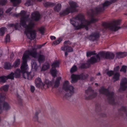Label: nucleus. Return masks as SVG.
<instances>
[{"label": "nucleus", "mask_w": 127, "mask_h": 127, "mask_svg": "<svg viewBox=\"0 0 127 127\" xmlns=\"http://www.w3.org/2000/svg\"><path fill=\"white\" fill-rule=\"evenodd\" d=\"M20 14L21 17L20 21V24L25 29V33L26 35L28 33L30 34L31 40L33 39L36 36V31L35 30H32V29L34 27L35 24L32 21H31L28 25H27L26 22L28 19V17L30 15L26 14V12L24 10L21 11Z\"/></svg>", "instance_id": "obj_1"}, {"label": "nucleus", "mask_w": 127, "mask_h": 127, "mask_svg": "<svg viewBox=\"0 0 127 127\" xmlns=\"http://www.w3.org/2000/svg\"><path fill=\"white\" fill-rule=\"evenodd\" d=\"M98 20L97 19L92 18L89 21L86 20L85 19L84 16L80 14L73 18L70 19V22L75 27V29L78 30L81 28H85L87 30H88V26L91 24L95 23Z\"/></svg>", "instance_id": "obj_2"}, {"label": "nucleus", "mask_w": 127, "mask_h": 127, "mask_svg": "<svg viewBox=\"0 0 127 127\" xmlns=\"http://www.w3.org/2000/svg\"><path fill=\"white\" fill-rule=\"evenodd\" d=\"M116 0H111L110 1H105L100 6L94 9H91L88 12V14L93 17L95 15L97 14L104 11L108 6L111 4L115 2Z\"/></svg>", "instance_id": "obj_3"}, {"label": "nucleus", "mask_w": 127, "mask_h": 127, "mask_svg": "<svg viewBox=\"0 0 127 127\" xmlns=\"http://www.w3.org/2000/svg\"><path fill=\"white\" fill-rule=\"evenodd\" d=\"M121 21L120 20L113 21L111 23L105 22L103 23L102 26L104 28L103 30L105 31L108 28L110 30L116 32L121 28V27L117 26L120 24Z\"/></svg>", "instance_id": "obj_4"}, {"label": "nucleus", "mask_w": 127, "mask_h": 127, "mask_svg": "<svg viewBox=\"0 0 127 127\" xmlns=\"http://www.w3.org/2000/svg\"><path fill=\"white\" fill-rule=\"evenodd\" d=\"M99 92L100 93L106 95L109 103L113 105L115 104L113 92L109 91L108 89H105L103 86L100 89Z\"/></svg>", "instance_id": "obj_5"}, {"label": "nucleus", "mask_w": 127, "mask_h": 127, "mask_svg": "<svg viewBox=\"0 0 127 127\" xmlns=\"http://www.w3.org/2000/svg\"><path fill=\"white\" fill-rule=\"evenodd\" d=\"M68 3L70 7L67 8L60 12V14L61 16H64L68 15L70 13H73L77 11L76 8L78 6L76 2L70 1Z\"/></svg>", "instance_id": "obj_6"}, {"label": "nucleus", "mask_w": 127, "mask_h": 127, "mask_svg": "<svg viewBox=\"0 0 127 127\" xmlns=\"http://www.w3.org/2000/svg\"><path fill=\"white\" fill-rule=\"evenodd\" d=\"M63 88L66 92L64 96V98L66 99L73 95L75 93L74 88L72 86L69 85V82L68 81H65L64 84Z\"/></svg>", "instance_id": "obj_7"}, {"label": "nucleus", "mask_w": 127, "mask_h": 127, "mask_svg": "<svg viewBox=\"0 0 127 127\" xmlns=\"http://www.w3.org/2000/svg\"><path fill=\"white\" fill-rule=\"evenodd\" d=\"M27 66V64H22L20 67L21 70L22 75L25 79L31 80L34 76V73L33 72H28L26 71Z\"/></svg>", "instance_id": "obj_8"}, {"label": "nucleus", "mask_w": 127, "mask_h": 127, "mask_svg": "<svg viewBox=\"0 0 127 127\" xmlns=\"http://www.w3.org/2000/svg\"><path fill=\"white\" fill-rule=\"evenodd\" d=\"M37 53L36 51H26L24 53L22 57L23 62L22 64H27V59L29 58V56H31L35 58H36L37 56Z\"/></svg>", "instance_id": "obj_9"}, {"label": "nucleus", "mask_w": 127, "mask_h": 127, "mask_svg": "<svg viewBox=\"0 0 127 127\" xmlns=\"http://www.w3.org/2000/svg\"><path fill=\"white\" fill-rule=\"evenodd\" d=\"M85 93L88 96L86 97V99H91L95 97L97 95V94L96 92H95L91 87H89L88 89L85 90Z\"/></svg>", "instance_id": "obj_10"}, {"label": "nucleus", "mask_w": 127, "mask_h": 127, "mask_svg": "<svg viewBox=\"0 0 127 127\" xmlns=\"http://www.w3.org/2000/svg\"><path fill=\"white\" fill-rule=\"evenodd\" d=\"M88 77V75L85 73L77 75L73 74L71 76L72 80L71 82L72 83H74L76 82L78 79H86Z\"/></svg>", "instance_id": "obj_11"}, {"label": "nucleus", "mask_w": 127, "mask_h": 127, "mask_svg": "<svg viewBox=\"0 0 127 127\" xmlns=\"http://www.w3.org/2000/svg\"><path fill=\"white\" fill-rule=\"evenodd\" d=\"M127 89V78H122L120 83V87L119 91L121 92Z\"/></svg>", "instance_id": "obj_12"}, {"label": "nucleus", "mask_w": 127, "mask_h": 127, "mask_svg": "<svg viewBox=\"0 0 127 127\" xmlns=\"http://www.w3.org/2000/svg\"><path fill=\"white\" fill-rule=\"evenodd\" d=\"M40 16V15L38 12H34L32 14L31 18L33 20L37 21L39 19Z\"/></svg>", "instance_id": "obj_13"}, {"label": "nucleus", "mask_w": 127, "mask_h": 127, "mask_svg": "<svg viewBox=\"0 0 127 127\" xmlns=\"http://www.w3.org/2000/svg\"><path fill=\"white\" fill-rule=\"evenodd\" d=\"M99 37V33L95 32L92 33L89 36L90 39L93 41L96 40Z\"/></svg>", "instance_id": "obj_14"}, {"label": "nucleus", "mask_w": 127, "mask_h": 127, "mask_svg": "<svg viewBox=\"0 0 127 127\" xmlns=\"http://www.w3.org/2000/svg\"><path fill=\"white\" fill-rule=\"evenodd\" d=\"M45 84L43 83V84H42V89H46L50 86H52L53 85V83L52 82L50 81L47 80H45Z\"/></svg>", "instance_id": "obj_15"}, {"label": "nucleus", "mask_w": 127, "mask_h": 127, "mask_svg": "<svg viewBox=\"0 0 127 127\" xmlns=\"http://www.w3.org/2000/svg\"><path fill=\"white\" fill-rule=\"evenodd\" d=\"M61 49L64 51L66 50L67 52H72L73 49L71 47L68 46L67 45H64L61 48Z\"/></svg>", "instance_id": "obj_16"}, {"label": "nucleus", "mask_w": 127, "mask_h": 127, "mask_svg": "<svg viewBox=\"0 0 127 127\" xmlns=\"http://www.w3.org/2000/svg\"><path fill=\"white\" fill-rule=\"evenodd\" d=\"M116 58L118 59L123 58L127 56V52H119L116 53Z\"/></svg>", "instance_id": "obj_17"}, {"label": "nucleus", "mask_w": 127, "mask_h": 127, "mask_svg": "<svg viewBox=\"0 0 127 127\" xmlns=\"http://www.w3.org/2000/svg\"><path fill=\"white\" fill-rule=\"evenodd\" d=\"M35 83L36 86L37 88H39L40 87H41L42 86V84L43 83L41 80V79L39 78H37L35 80Z\"/></svg>", "instance_id": "obj_18"}, {"label": "nucleus", "mask_w": 127, "mask_h": 127, "mask_svg": "<svg viewBox=\"0 0 127 127\" xmlns=\"http://www.w3.org/2000/svg\"><path fill=\"white\" fill-rule=\"evenodd\" d=\"M96 58L95 56L92 57L91 58L88 60L87 61L88 62V63L90 65L91 64H93L96 62L98 61V59H97L96 57Z\"/></svg>", "instance_id": "obj_19"}, {"label": "nucleus", "mask_w": 127, "mask_h": 127, "mask_svg": "<svg viewBox=\"0 0 127 127\" xmlns=\"http://www.w3.org/2000/svg\"><path fill=\"white\" fill-rule=\"evenodd\" d=\"M45 56L43 54H38L37 58L38 62L40 63H43L45 60Z\"/></svg>", "instance_id": "obj_20"}, {"label": "nucleus", "mask_w": 127, "mask_h": 127, "mask_svg": "<svg viewBox=\"0 0 127 127\" xmlns=\"http://www.w3.org/2000/svg\"><path fill=\"white\" fill-rule=\"evenodd\" d=\"M106 53H105L103 52H99L98 54L96 55V57L97 59H98V61H100V58H105L106 59Z\"/></svg>", "instance_id": "obj_21"}, {"label": "nucleus", "mask_w": 127, "mask_h": 127, "mask_svg": "<svg viewBox=\"0 0 127 127\" xmlns=\"http://www.w3.org/2000/svg\"><path fill=\"white\" fill-rule=\"evenodd\" d=\"M114 57L115 55L113 53L109 52H106V59H114Z\"/></svg>", "instance_id": "obj_22"}, {"label": "nucleus", "mask_w": 127, "mask_h": 127, "mask_svg": "<svg viewBox=\"0 0 127 127\" xmlns=\"http://www.w3.org/2000/svg\"><path fill=\"white\" fill-rule=\"evenodd\" d=\"M120 74L119 72H116L114 74L112 78L114 82H116L120 80Z\"/></svg>", "instance_id": "obj_23"}, {"label": "nucleus", "mask_w": 127, "mask_h": 127, "mask_svg": "<svg viewBox=\"0 0 127 127\" xmlns=\"http://www.w3.org/2000/svg\"><path fill=\"white\" fill-rule=\"evenodd\" d=\"M61 79V77H59L57 78L54 83L53 88H56L58 87L60 84V81Z\"/></svg>", "instance_id": "obj_24"}, {"label": "nucleus", "mask_w": 127, "mask_h": 127, "mask_svg": "<svg viewBox=\"0 0 127 127\" xmlns=\"http://www.w3.org/2000/svg\"><path fill=\"white\" fill-rule=\"evenodd\" d=\"M21 71L20 69H17L15 71L14 74L15 77L16 78H18L20 77L21 73H22L21 69Z\"/></svg>", "instance_id": "obj_25"}, {"label": "nucleus", "mask_w": 127, "mask_h": 127, "mask_svg": "<svg viewBox=\"0 0 127 127\" xmlns=\"http://www.w3.org/2000/svg\"><path fill=\"white\" fill-rule=\"evenodd\" d=\"M43 4L44 7H49L54 6L55 5V4L54 3L46 2L43 3Z\"/></svg>", "instance_id": "obj_26"}, {"label": "nucleus", "mask_w": 127, "mask_h": 127, "mask_svg": "<svg viewBox=\"0 0 127 127\" xmlns=\"http://www.w3.org/2000/svg\"><path fill=\"white\" fill-rule=\"evenodd\" d=\"M61 5L60 3H58L55 6L54 8L55 11L59 12L61 8Z\"/></svg>", "instance_id": "obj_27"}, {"label": "nucleus", "mask_w": 127, "mask_h": 127, "mask_svg": "<svg viewBox=\"0 0 127 127\" xmlns=\"http://www.w3.org/2000/svg\"><path fill=\"white\" fill-rule=\"evenodd\" d=\"M59 62L58 61L54 62L51 65L53 68H55L56 67H59Z\"/></svg>", "instance_id": "obj_28"}, {"label": "nucleus", "mask_w": 127, "mask_h": 127, "mask_svg": "<svg viewBox=\"0 0 127 127\" xmlns=\"http://www.w3.org/2000/svg\"><path fill=\"white\" fill-rule=\"evenodd\" d=\"M20 60L18 59H17L14 63L13 66L15 68L18 67L20 64Z\"/></svg>", "instance_id": "obj_29"}, {"label": "nucleus", "mask_w": 127, "mask_h": 127, "mask_svg": "<svg viewBox=\"0 0 127 127\" xmlns=\"http://www.w3.org/2000/svg\"><path fill=\"white\" fill-rule=\"evenodd\" d=\"M49 67V64L47 63H45L43 65L41 69V70H45L48 69Z\"/></svg>", "instance_id": "obj_30"}, {"label": "nucleus", "mask_w": 127, "mask_h": 127, "mask_svg": "<svg viewBox=\"0 0 127 127\" xmlns=\"http://www.w3.org/2000/svg\"><path fill=\"white\" fill-rule=\"evenodd\" d=\"M90 66L88 62L86 63H83L82 64L80 67L82 68H86L90 67Z\"/></svg>", "instance_id": "obj_31"}, {"label": "nucleus", "mask_w": 127, "mask_h": 127, "mask_svg": "<svg viewBox=\"0 0 127 127\" xmlns=\"http://www.w3.org/2000/svg\"><path fill=\"white\" fill-rule=\"evenodd\" d=\"M57 71L55 68H53L52 67L51 70V72L53 77H55L56 76Z\"/></svg>", "instance_id": "obj_32"}, {"label": "nucleus", "mask_w": 127, "mask_h": 127, "mask_svg": "<svg viewBox=\"0 0 127 127\" xmlns=\"http://www.w3.org/2000/svg\"><path fill=\"white\" fill-rule=\"evenodd\" d=\"M12 67L9 63H5L4 65V68L6 69H11Z\"/></svg>", "instance_id": "obj_33"}, {"label": "nucleus", "mask_w": 127, "mask_h": 127, "mask_svg": "<svg viewBox=\"0 0 127 127\" xmlns=\"http://www.w3.org/2000/svg\"><path fill=\"white\" fill-rule=\"evenodd\" d=\"M32 66V68H34L36 70H37L38 66L37 64L34 60H32L31 62Z\"/></svg>", "instance_id": "obj_34"}, {"label": "nucleus", "mask_w": 127, "mask_h": 127, "mask_svg": "<svg viewBox=\"0 0 127 127\" xmlns=\"http://www.w3.org/2000/svg\"><path fill=\"white\" fill-rule=\"evenodd\" d=\"M11 2L13 4L14 6H16L21 2V0H11Z\"/></svg>", "instance_id": "obj_35"}, {"label": "nucleus", "mask_w": 127, "mask_h": 127, "mask_svg": "<svg viewBox=\"0 0 127 127\" xmlns=\"http://www.w3.org/2000/svg\"><path fill=\"white\" fill-rule=\"evenodd\" d=\"M124 112L126 114V116L127 117V108L126 107L122 106L120 109L119 110V111L120 112L121 111Z\"/></svg>", "instance_id": "obj_36"}, {"label": "nucleus", "mask_w": 127, "mask_h": 127, "mask_svg": "<svg viewBox=\"0 0 127 127\" xmlns=\"http://www.w3.org/2000/svg\"><path fill=\"white\" fill-rule=\"evenodd\" d=\"M14 73L13 72H11L10 74L6 76L7 79H10L11 80H13L14 77Z\"/></svg>", "instance_id": "obj_37"}, {"label": "nucleus", "mask_w": 127, "mask_h": 127, "mask_svg": "<svg viewBox=\"0 0 127 127\" xmlns=\"http://www.w3.org/2000/svg\"><path fill=\"white\" fill-rule=\"evenodd\" d=\"M6 29L4 27H2L0 29V35L2 36L4 35L5 33V31Z\"/></svg>", "instance_id": "obj_38"}, {"label": "nucleus", "mask_w": 127, "mask_h": 127, "mask_svg": "<svg viewBox=\"0 0 127 127\" xmlns=\"http://www.w3.org/2000/svg\"><path fill=\"white\" fill-rule=\"evenodd\" d=\"M9 86L7 85H5L4 86L1 87L0 88L1 91L3 90L4 91H7L8 90Z\"/></svg>", "instance_id": "obj_39"}, {"label": "nucleus", "mask_w": 127, "mask_h": 127, "mask_svg": "<svg viewBox=\"0 0 127 127\" xmlns=\"http://www.w3.org/2000/svg\"><path fill=\"white\" fill-rule=\"evenodd\" d=\"M39 114V113L38 112H36L35 113L34 116L33 117V120L35 122H38V115Z\"/></svg>", "instance_id": "obj_40"}, {"label": "nucleus", "mask_w": 127, "mask_h": 127, "mask_svg": "<svg viewBox=\"0 0 127 127\" xmlns=\"http://www.w3.org/2000/svg\"><path fill=\"white\" fill-rule=\"evenodd\" d=\"M127 66L125 65H123L122 66L121 69L120 70L121 72H123L124 73H126L127 71Z\"/></svg>", "instance_id": "obj_41"}, {"label": "nucleus", "mask_w": 127, "mask_h": 127, "mask_svg": "<svg viewBox=\"0 0 127 127\" xmlns=\"http://www.w3.org/2000/svg\"><path fill=\"white\" fill-rule=\"evenodd\" d=\"M7 78L6 76H2L0 77V82H2L3 83L5 82Z\"/></svg>", "instance_id": "obj_42"}, {"label": "nucleus", "mask_w": 127, "mask_h": 127, "mask_svg": "<svg viewBox=\"0 0 127 127\" xmlns=\"http://www.w3.org/2000/svg\"><path fill=\"white\" fill-rule=\"evenodd\" d=\"M77 69V67L76 65H74L70 69V72L71 73L76 71Z\"/></svg>", "instance_id": "obj_43"}, {"label": "nucleus", "mask_w": 127, "mask_h": 127, "mask_svg": "<svg viewBox=\"0 0 127 127\" xmlns=\"http://www.w3.org/2000/svg\"><path fill=\"white\" fill-rule=\"evenodd\" d=\"M34 0H29L25 3L26 5L27 6H29L32 4Z\"/></svg>", "instance_id": "obj_44"}, {"label": "nucleus", "mask_w": 127, "mask_h": 127, "mask_svg": "<svg viewBox=\"0 0 127 127\" xmlns=\"http://www.w3.org/2000/svg\"><path fill=\"white\" fill-rule=\"evenodd\" d=\"M95 51H89L87 52V57H89L92 55H93L96 54L95 53Z\"/></svg>", "instance_id": "obj_45"}, {"label": "nucleus", "mask_w": 127, "mask_h": 127, "mask_svg": "<svg viewBox=\"0 0 127 127\" xmlns=\"http://www.w3.org/2000/svg\"><path fill=\"white\" fill-rule=\"evenodd\" d=\"M106 74L109 76H111L114 75V71L112 70L108 71L106 72Z\"/></svg>", "instance_id": "obj_46"}, {"label": "nucleus", "mask_w": 127, "mask_h": 127, "mask_svg": "<svg viewBox=\"0 0 127 127\" xmlns=\"http://www.w3.org/2000/svg\"><path fill=\"white\" fill-rule=\"evenodd\" d=\"M95 109L97 111H99L101 110V107L100 104H97L95 105Z\"/></svg>", "instance_id": "obj_47"}, {"label": "nucleus", "mask_w": 127, "mask_h": 127, "mask_svg": "<svg viewBox=\"0 0 127 127\" xmlns=\"http://www.w3.org/2000/svg\"><path fill=\"white\" fill-rule=\"evenodd\" d=\"M62 40V39L61 38H59L58 39V40H55L53 44L55 45H57L60 43Z\"/></svg>", "instance_id": "obj_48"}, {"label": "nucleus", "mask_w": 127, "mask_h": 127, "mask_svg": "<svg viewBox=\"0 0 127 127\" xmlns=\"http://www.w3.org/2000/svg\"><path fill=\"white\" fill-rule=\"evenodd\" d=\"M39 31L43 35L44 34V27H41L39 29Z\"/></svg>", "instance_id": "obj_49"}, {"label": "nucleus", "mask_w": 127, "mask_h": 127, "mask_svg": "<svg viewBox=\"0 0 127 127\" xmlns=\"http://www.w3.org/2000/svg\"><path fill=\"white\" fill-rule=\"evenodd\" d=\"M10 41V36L9 34H7L5 38V42H9Z\"/></svg>", "instance_id": "obj_50"}, {"label": "nucleus", "mask_w": 127, "mask_h": 127, "mask_svg": "<svg viewBox=\"0 0 127 127\" xmlns=\"http://www.w3.org/2000/svg\"><path fill=\"white\" fill-rule=\"evenodd\" d=\"M7 0H0V4L3 5L7 2Z\"/></svg>", "instance_id": "obj_51"}, {"label": "nucleus", "mask_w": 127, "mask_h": 127, "mask_svg": "<svg viewBox=\"0 0 127 127\" xmlns=\"http://www.w3.org/2000/svg\"><path fill=\"white\" fill-rule=\"evenodd\" d=\"M119 66H118L114 68V71L117 72L119 70Z\"/></svg>", "instance_id": "obj_52"}, {"label": "nucleus", "mask_w": 127, "mask_h": 127, "mask_svg": "<svg viewBox=\"0 0 127 127\" xmlns=\"http://www.w3.org/2000/svg\"><path fill=\"white\" fill-rule=\"evenodd\" d=\"M35 89L34 87L32 86H31V92L33 93L35 90Z\"/></svg>", "instance_id": "obj_53"}, {"label": "nucleus", "mask_w": 127, "mask_h": 127, "mask_svg": "<svg viewBox=\"0 0 127 127\" xmlns=\"http://www.w3.org/2000/svg\"><path fill=\"white\" fill-rule=\"evenodd\" d=\"M64 45H65V44L70 45L71 44V43L68 40L65 41L64 42Z\"/></svg>", "instance_id": "obj_54"}, {"label": "nucleus", "mask_w": 127, "mask_h": 127, "mask_svg": "<svg viewBox=\"0 0 127 127\" xmlns=\"http://www.w3.org/2000/svg\"><path fill=\"white\" fill-rule=\"evenodd\" d=\"M18 23H17L15 24H14V28L16 30H17L18 26Z\"/></svg>", "instance_id": "obj_55"}, {"label": "nucleus", "mask_w": 127, "mask_h": 127, "mask_svg": "<svg viewBox=\"0 0 127 127\" xmlns=\"http://www.w3.org/2000/svg\"><path fill=\"white\" fill-rule=\"evenodd\" d=\"M12 8H10L7 9L6 11V13H9L12 10Z\"/></svg>", "instance_id": "obj_56"}, {"label": "nucleus", "mask_w": 127, "mask_h": 127, "mask_svg": "<svg viewBox=\"0 0 127 127\" xmlns=\"http://www.w3.org/2000/svg\"><path fill=\"white\" fill-rule=\"evenodd\" d=\"M3 13L2 9L1 8H0V16H1L2 15Z\"/></svg>", "instance_id": "obj_57"}, {"label": "nucleus", "mask_w": 127, "mask_h": 127, "mask_svg": "<svg viewBox=\"0 0 127 127\" xmlns=\"http://www.w3.org/2000/svg\"><path fill=\"white\" fill-rule=\"evenodd\" d=\"M50 38L52 40H53V39L55 40L56 39V37L55 36H50Z\"/></svg>", "instance_id": "obj_58"}, {"label": "nucleus", "mask_w": 127, "mask_h": 127, "mask_svg": "<svg viewBox=\"0 0 127 127\" xmlns=\"http://www.w3.org/2000/svg\"><path fill=\"white\" fill-rule=\"evenodd\" d=\"M14 56V54L13 53H12L10 56V57L11 58H13Z\"/></svg>", "instance_id": "obj_59"}, {"label": "nucleus", "mask_w": 127, "mask_h": 127, "mask_svg": "<svg viewBox=\"0 0 127 127\" xmlns=\"http://www.w3.org/2000/svg\"><path fill=\"white\" fill-rule=\"evenodd\" d=\"M14 24H9V26L10 27H13L14 26Z\"/></svg>", "instance_id": "obj_60"}, {"label": "nucleus", "mask_w": 127, "mask_h": 127, "mask_svg": "<svg viewBox=\"0 0 127 127\" xmlns=\"http://www.w3.org/2000/svg\"><path fill=\"white\" fill-rule=\"evenodd\" d=\"M67 51H65V56L66 57L67 55L68 54Z\"/></svg>", "instance_id": "obj_61"}, {"label": "nucleus", "mask_w": 127, "mask_h": 127, "mask_svg": "<svg viewBox=\"0 0 127 127\" xmlns=\"http://www.w3.org/2000/svg\"><path fill=\"white\" fill-rule=\"evenodd\" d=\"M97 76H99L101 75V74L100 72H99L96 74Z\"/></svg>", "instance_id": "obj_62"}, {"label": "nucleus", "mask_w": 127, "mask_h": 127, "mask_svg": "<svg viewBox=\"0 0 127 127\" xmlns=\"http://www.w3.org/2000/svg\"><path fill=\"white\" fill-rule=\"evenodd\" d=\"M94 80V78L93 77H91V81H93Z\"/></svg>", "instance_id": "obj_63"}, {"label": "nucleus", "mask_w": 127, "mask_h": 127, "mask_svg": "<svg viewBox=\"0 0 127 127\" xmlns=\"http://www.w3.org/2000/svg\"><path fill=\"white\" fill-rule=\"evenodd\" d=\"M42 47V46H41V45H39L38 46V48H41V47Z\"/></svg>", "instance_id": "obj_64"}]
</instances>
